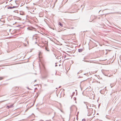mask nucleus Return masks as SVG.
<instances>
[{"label":"nucleus","instance_id":"3","mask_svg":"<svg viewBox=\"0 0 121 121\" xmlns=\"http://www.w3.org/2000/svg\"><path fill=\"white\" fill-rule=\"evenodd\" d=\"M4 77H0V80H1L3 79Z\"/></svg>","mask_w":121,"mask_h":121},{"label":"nucleus","instance_id":"5","mask_svg":"<svg viewBox=\"0 0 121 121\" xmlns=\"http://www.w3.org/2000/svg\"><path fill=\"white\" fill-rule=\"evenodd\" d=\"M13 9L14 8H17L16 6H13V7H12Z\"/></svg>","mask_w":121,"mask_h":121},{"label":"nucleus","instance_id":"4","mask_svg":"<svg viewBox=\"0 0 121 121\" xmlns=\"http://www.w3.org/2000/svg\"><path fill=\"white\" fill-rule=\"evenodd\" d=\"M42 54V53L40 52H39V56L40 57V55H41Z\"/></svg>","mask_w":121,"mask_h":121},{"label":"nucleus","instance_id":"7","mask_svg":"<svg viewBox=\"0 0 121 121\" xmlns=\"http://www.w3.org/2000/svg\"><path fill=\"white\" fill-rule=\"evenodd\" d=\"M9 8L10 9H12L13 8L12 7H9Z\"/></svg>","mask_w":121,"mask_h":121},{"label":"nucleus","instance_id":"6","mask_svg":"<svg viewBox=\"0 0 121 121\" xmlns=\"http://www.w3.org/2000/svg\"><path fill=\"white\" fill-rule=\"evenodd\" d=\"M82 121H85V119H83L82 120Z\"/></svg>","mask_w":121,"mask_h":121},{"label":"nucleus","instance_id":"1","mask_svg":"<svg viewBox=\"0 0 121 121\" xmlns=\"http://www.w3.org/2000/svg\"><path fill=\"white\" fill-rule=\"evenodd\" d=\"M13 107V104H12L9 106H7L6 108L8 109H9V108H11L12 107Z\"/></svg>","mask_w":121,"mask_h":121},{"label":"nucleus","instance_id":"2","mask_svg":"<svg viewBox=\"0 0 121 121\" xmlns=\"http://www.w3.org/2000/svg\"><path fill=\"white\" fill-rule=\"evenodd\" d=\"M59 25H60V26L62 27L63 26V25L61 24V23L60 22H59Z\"/></svg>","mask_w":121,"mask_h":121}]
</instances>
